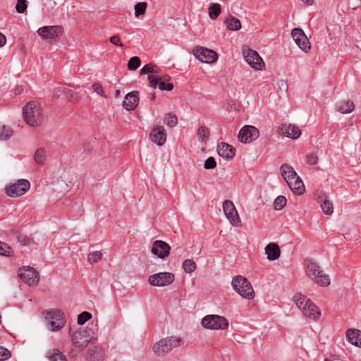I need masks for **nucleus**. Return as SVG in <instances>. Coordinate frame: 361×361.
I'll use <instances>...</instances> for the list:
<instances>
[{
	"instance_id": "obj_3",
	"label": "nucleus",
	"mask_w": 361,
	"mask_h": 361,
	"mask_svg": "<svg viewBox=\"0 0 361 361\" xmlns=\"http://www.w3.org/2000/svg\"><path fill=\"white\" fill-rule=\"evenodd\" d=\"M306 273L310 279L321 286H328L331 283L329 275L323 271L318 264L312 260L306 261Z\"/></svg>"
},
{
	"instance_id": "obj_27",
	"label": "nucleus",
	"mask_w": 361,
	"mask_h": 361,
	"mask_svg": "<svg viewBox=\"0 0 361 361\" xmlns=\"http://www.w3.org/2000/svg\"><path fill=\"white\" fill-rule=\"evenodd\" d=\"M280 171L281 176L286 181L293 178L295 179V178L298 176L294 169L287 164H282L280 167Z\"/></svg>"
},
{
	"instance_id": "obj_13",
	"label": "nucleus",
	"mask_w": 361,
	"mask_h": 361,
	"mask_svg": "<svg viewBox=\"0 0 361 361\" xmlns=\"http://www.w3.org/2000/svg\"><path fill=\"white\" fill-rule=\"evenodd\" d=\"M259 130L252 126H245L238 133V140L247 144L257 140L259 137Z\"/></svg>"
},
{
	"instance_id": "obj_57",
	"label": "nucleus",
	"mask_w": 361,
	"mask_h": 361,
	"mask_svg": "<svg viewBox=\"0 0 361 361\" xmlns=\"http://www.w3.org/2000/svg\"><path fill=\"white\" fill-rule=\"evenodd\" d=\"M303 4H305L307 6H311L313 4L314 0H301Z\"/></svg>"
},
{
	"instance_id": "obj_6",
	"label": "nucleus",
	"mask_w": 361,
	"mask_h": 361,
	"mask_svg": "<svg viewBox=\"0 0 361 361\" xmlns=\"http://www.w3.org/2000/svg\"><path fill=\"white\" fill-rule=\"evenodd\" d=\"M242 53L245 61L253 69L262 71L265 67L264 62L256 51L248 47H243Z\"/></svg>"
},
{
	"instance_id": "obj_44",
	"label": "nucleus",
	"mask_w": 361,
	"mask_h": 361,
	"mask_svg": "<svg viewBox=\"0 0 361 361\" xmlns=\"http://www.w3.org/2000/svg\"><path fill=\"white\" fill-rule=\"evenodd\" d=\"M152 73V75H157L158 71L156 70V67L152 64H146L140 70V74H148Z\"/></svg>"
},
{
	"instance_id": "obj_38",
	"label": "nucleus",
	"mask_w": 361,
	"mask_h": 361,
	"mask_svg": "<svg viewBox=\"0 0 361 361\" xmlns=\"http://www.w3.org/2000/svg\"><path fill=\"white\" fill-rule=\"evenodd\" d=\"M13 134L11 128L6 126H0V140H6L9 139Z\"/></svg>"
},
{
	"instance_id": "obj_52",
	"label": "nucleus",
	"mask_w": 361,
	"mask_h": 361,
	"mask_svg": "<svg viewBox=\"0 0 361 361\" xmlns=\"http://www.w3.org/2000/svg\"><path fill=\"white\" fill-rule=\"evenodd\" d=\"M92 87L94 92H97L98 94L102 96L103 97H106V96L104 94L103 87L101 84L99 82H94L92 84Z\"/></svg>"
},
{
	"instance_id": "obj_7",
	"label": "nucleus",
	"mask_w": 361,
	"mask_h": 361,
	"mask_svg": "<svg viewBox=\"0 0 361 361\" xmlns=\"http://www.w3.org/2000/svg\"><path fill=\"white\" fill-rule=\"evenodd\" d=\"M202 325L207 329L214 330H224L228 326V322L224 317L210 314L202 319Z\"/></svg>"
},
{
	"instance_id": "obj_53",
	"label": "nucleus",
	"mask_w": 361,
	"mask_h": 361,
	"mask_svg": "<svg viewBox=\"0 0 361 361\" xmlns=\"http://www.w3.org/2000/svg\"><path fill=\"white\" fill-rule=\"evenodd\" d=\"M109 41L111 44H115L118 47H123V44L121 42V37L118 35H113L110 37Z\"/></svg>"
},
{
	"instance_id": "obj_42",
	"label": "nucleus",
	"mask_w": 361,
	"mask_h": 361,
	"mask_svg": "<svg viewBox=\"0 0 361 361\" xmlns=\"http://www.w3.org/2000/svg\"><path fill=\"white\" fill-rule=\"evenodd\" d=\"M287 200L284 196H278L274 200V209L276 210L282 209L286 204Z\"/></svg>"
},
{
	"instance_id": "obj_4",
	"label": "nucleus",
	"mask_w": 361,
	"mask_h": 361,
	"mask_svg": "<svg viewBox=\"0 0 361 361\" xmlns=\"http://www.w3.org/2000/svg\"><path fill=\"white\" fill-rule=\"evenodd\" d=\"M231 286L233 290L242 298L252 300L255 291L250 281L244 276L238 275L233 278Z\"/></svg>"
},
{
	"instance_id": "obj_5",
	"label": "nucleus",
	"mask_w": 361,
	"mask_h": 361,
	"mask_svg": "<svg viewBox=\"0 0 361 361\" xmlns=\"http://www.w3.org/2000/svg\"><path fill=\"white\" fill-rule=\"evenodd\" d=\"M181 338L177 336H169L159 340L153 345V352L157 356H164L173 348L181 345Z\"/></svg>"
},
{
	"instance_id": "obj_41",
	"label": "nucleus",
	"mask_w": 361,
	"mask_h": 361,
	"mask_svg": "<svg viewBox=\"0 0 361 361\" xmlns=\"http://www.w3.org/2000/svg\"><path fill=\"white\" fill-rule=\"evenodd\" d=\"M102 256L103 255L100 251H94L88 255L87 261L90 264H94L102 259Z\"/></svg>"
},
{
	"instance_id": "obj_17",
	"label": "nucleus",
	"mask_w": 361,
	"mask_h": 361,
	"mask_svg": "<svg viewBox=\"0 0 361 361\" xmlns=\"http://www.w3.org/2000/svg\"><path fill=\"white\" fill-rule=\"evenodd\" d=\"M171 246L166 242L157 240L153 243L152 252L160 259H164L170 254Z\"/></svg>"
},
{
	"instance_id": "obj_18",
	"label": "nucleus",
	"mask_w": 361,
	"mask_h": 361,
	"mask_svg": "<svg viewBox=\"0 0 361 361\" xmlns=\"http://www.w3.org/2000/svg\"><path fill=\"white\" fill-rule=\"evenodd\" d=\"M149 136L152 142L158 146L164 145L166 141V133L161 126H154Z\"/></svg>"
},
{
	"instance_id": "obj_2",
	"label": "nucleus",
	"mask_w": 361,
	"mask_h": 361,
	"mask_svg": "<svg viewBox=\"0 0 361 361\" xmlns=\"http://www.w3.org/2000/svg\"><path fill=\"white\" fill-rule=\"evenodd\" d=\"M23 115L25 123L32 127L39 126L42 122L41 106L36 101H31L23 107Z\"/></svg>"
},
{
	"instance_id": "obj_16",
	"label": "nucleus",
	"mask_w": 361,
	"mask_h": 361,
	"mask_svg": "<svg viewBox=\"0 0 361 361\" xmlns=\"http://www.w3.org/2000/svg\"><path fill=\"white\" fill-rule=\"evenodd\" d=\"M37 33L44 39H54L62 35L63 28L59 25L44 26L39 28Z\"/></svg>"
},
{
	"instance_id": "obj_45",
	"label": "nucleus",
	"mask_w": 361,
	"mask_h": 361,
	"mask_svg": "<svg viewBox=\"0 0 361 361\" xmlns=\"http://www.w3.org/2000/svg\"><path fill=\"white\" fill-rule=\"evenodd\" d=\"M92 318V314L88 312H82L78 316L77 322L80 325L84 324Z\"/></svg>"
},
{
	"instance_id": "obj_15",
	"label": "nucleus",
	"mask_w": 361,
	"mask_h": 361,
	"mask_svg": "<svg viewBox=\"0 0 361 361\" xmlns=\"http://www.w3.org/2000/svg\"><path fill=\"white\" fill-rule=\"evenodd\" d=\"M291 35L297 45L303 51L307 53L310 51L311 48L310 42L302 30L294 28L291 32Z\"/></svg>"
},
{
	"instance_id": "obj_43",
	"label": "nucleus",
	"mask_w": 361,
	"mask_h": 361,
	"mask_svg": "<svg viewBox=\"0 0 361 361\" xmlns=\"http://www.w3.org/2000/svg\"><path fill=\"white\" fill-rule=\"evenodd\" d=\"M146 2H140L135 4V16L138 17L140 15H143L145 13L147 8Z\"/></svg>"
},
{
	"instance_id": "obj_47",
	"label": "nucleus",
	"mask_w": 361,
	"mask_h": 361,
	"mask_svg": "<svg viewBox=\"0 0 361 361\" xmlns=\"http://www.w3.org/2000/svg\"><path fill=\"white\" fill-rule=\"evenodd\" d=\"M27 9L26 0H17L16 10L18 13H23Z\"/></svg>"
},
{
	"instance_id": "obj_26",
	"label": "nucleus",
	"mask_w": 361,
	"mask_h": 361,
	"mask_svg": "<svg viewBox=\"0 0 361 361\" xmlns=\"http://www.w3.org/2000/svg\"><path fill=\"white\" fill-rule=\"evenodd\" d=\"M354 109V103L350 100L340 101L336 104V111L343 114L351 113Z\"/></svg>"
},
{
	"instance_id": "obj_51",
	"label": "nucleus",
	"mask_w": 361,
	"mask_h": 361,
	"mask_svg": "<svg viewBox=\"0 0 361 361\" xmlns=\"http://www.w3.org/2000/svg\"><path fill=\"white\" fill-rule=\"evenodd\" d=\"M307 163L310 165H316L318 163V157L317 154L311 153L306 156Z\"/></svg>"
},
{
	"instance_id": "obj_49",
	"label": "nucleus",
	"mask_w": 361,
	"mask_h": 361,
	"mask_svg": "<svg viewBox=\"0 0 361 361\" xmlns=\"http://www.w3.org/2000/svg\"><path fill=\"white\" fill-rule=\"evenodd\" d=\"M10 357H11L10 351L6 348L0 346V361L6 360Z\"/></svg>"
},
{
	"instance_id": "obj_35",
	"label": "nucleus",
	"mask_w": 361,
	"mask_h": 361,
	"mask_svg": "<svg viewBox=\"0 0 361 361\" xmlns=\"http://www.w3.org/2000/svg\"><path fill=\"white\" fill-rule=\"evenodd\" d=\"M227 28L232 31H238L241 28L240 21L233 16H230L226 22Z\"/></svg>"
},
{
	"instance_id": "obj_23",
	"label": "nucleus",
	"mask_w": 361,
	"mask_h": 361,
	"mask_svg": "<svg viewBox=\"0 0 361 361\" xmlns=\"http://www.w3.org/2000/svg\"><path fill=\"white\" fill-rule=\"evenodd\" d=\"M302 312L305 317L313 320L318 319L321 315L319 308L312 300L307 304L305 309H304Z\"/></svg>"
},
{
	"instance_id": "obj_21",
	"label": "nucleus",
	"mask_w": 361,
	"mask_h": 361,
	"mask_svg": "<svg viewBox=\"0 0 361 361\" xmlns=\"http://www.w3.org/2000/svg\"><path fill=\"white\" fill-rule=\"evenodd\" d=\"M217 152L220 157L227 160L232 159L235 154V149L226 142H221L218 145Z\"/></svg>"
},
{
	"instance_id": "obj_50",
	"label": "nucleus",
	"mask_w": 361,
	"mask_h": 361,
	"mask_svg": "<svg viewBox=\"0 0 361 361\" xmlns=\"http://www.w3.org/2000/svg\"><path fill=\"white\" fill-rule=\"evenodd\" d=\"M157 86L159 87V89L160 90H167V91H171L173 90V85L172 83H167L166 85V82H163V81H161L160 82L159 81L157 82Z\"/></svg>"
},
{
	"instance_id": "obj_34",
	"label": "nucleus",
	"mask_w": 361,
	"mask_h": 361,
	"mask_svg": "<svg viewBox=\"0 0 361 361\" xmlns=\"http://www.w3.org/2000/svg\"><path fill=\"white\" fill-rule=\"evenodd\" d=\"M209 16L211 19L214 20L221 13V5L217 3H212L208 8Z\"/></svg>"
},
{
	"instance_id": "obj_58",
	"label": "nucleus",
	"mask_w": 361,
	"mask_h": 361,
	"mask_svg": "<svg viewBox=\"0 0 361 361\" xmlns=\"http://www.w3.org/2000/svg\"><path fill=\"white\" fill-rule=\"evenodd\" d=\"M18 240L20 243H23L24 245H25L27 243V242H26L27 240L25 236H23V237L20 236Z\"/></svg>"
},
{
	"instance_id": "obj_31",
	"label": "nucleus",
	"mask_w": 361,
	"mask_h": 361,
	"mask_svg": "<svg viewBox=\"0 0 361 361\" xmlns=\"http://www.w3.org/2000/svg\"><path fill=\"white\" fill-rule=\"evenodd\" d=\"M289 188L297 195H302L305 192L303 182L299 176L295 178L294 183H291V187Z\"/></svg>"
},
{
	"instance_id": "obj_61",
	"label": "nucleus",
	"mask_w": 361,
	"mask_h": 361,
	"mask_svg": "<svg viewBox=\"0 0 361 361\" xmlns=\"http://www.w3.org/2000/svg\"><path fill=\"white\" fill-rule=\"evenodd\" d=\"M119 95H120V91L119 90H116V96L118 97Z\"/></svg>"
},
{
	"instance_id": "obj_1",
	"label": "nucleus",
	"mask_w": 361,
	"mask_h": 361,
	"mask_svg": "<svg viewBox=\"0 0 361 361\" xmlns=\"http://www.w3.org/2000/svg\"><path fill=\"white\" fill-rule=\"evenodd\" d=\"M93 335L94 332L90 329H79L71 334L73 348L69 355L72 357H75L92 341Z\"/></svg>"
},
{
	"instance_id": "obj_14",
	"label": "nucleus",
	"mask_w": 361,
	"mask_h": 361,
	"mask_svg": "<svg viewBox=\"0 0 361 361\" xmlns=\"http://www.w3.org/2000/svg\"><path fill=\"white\" fill-rule=\"evenodd\" d=\"M21 280L29 286H35L39 281V274L32 267H24L19 269Z\"/></svg>"
},
{
	"instance_id": "obj_20",
	"label": "nucleus",
	"mask_w": 361,
	"mask_h": 361,
	"mask_svg": "<svg viewBox=\"0 0 361 361\" xmlns=\"http://www.w3.org/2000/svg\"><path fill=\"white\" fill-rule=\"evenodd\" d=\"M138 102L139 93L137 91H133L126 95L123 106L126 110L133 111L137 107Z\"/></svg>"
},
{
	"instance_id": "obj_12",
	"label": "nucleus",
	"mask_w": 361,
	"mask_h": 361,
	"mask_svg": "<svg viewBox=\"0 0 361 361\" xmlns=\"http://www.w3.org/2000/svg\"><path fill=\"white\" fill-rule=\"evenodd\" d=\"M223 211L228 220L233 226H240V218L231 201L225 200L223 202Z\"/></svg>"
},
{
	"instance_id": "obj_46",
	"label": "nucleus",
	"mask_w": 361,
	"mask_h": 361,
	"mask_svg": "<svg viewBox=\"0 0 361 361\" xmlns=\"http://www.w3.org/2000/svg\"><path fill=\"white\" fill-rule=\"evenodd\" d=\"M13 254L12 248L7 244L0 241V255L10 256Z\"/></svg>"
},
{
	"instance_id": "obj_48",
	"label": "nucleus",
	"mask_w": 361,
	"mask_h": 361,
	"mask_svg": "<svg viewBox=\"0 0 361 361\" xmlns=\"http://www.w3.org/2000/svg\"><path fill=\"white\" fill-rule=\"evenodd\" d=\"M216 162L212 157H209L204 162V168L205 169H213L216 167Z\"/></svg>"
},
{
	"instance_id": "obj_39",
	"label": "nucleus",
	"mask_w": 361,
	"mask_h": 361,
	"mask_svg": "<svg viewBox=\"0 0 361 361\" xmlns=\"http://www.w3.org/2000/svg\"><path fill=\"white\" fill-rule=\"evenodd\" d=\"M321 208L323 212L327 215H331L334 212L333 204L329 200H325L321 204Z\"/></svg>"
},
{
	"instance_id": "obj_24",
	"label": "nucleus",
	"mask_w": 361,
	"mask_h": 361,
	"mask_svg": "<svg viewBox=\"0 0 361 361\" xmlns=\"http://www.w3.org/2000/svg\"><path fill=\"white\" fill-rule=\"evenodd\" d=\"M346 337L351 344L361 348V331L358 329H348L346 332Z\"/></svg>"
},
{
	"instance_id": "obj_30",
	"label": "nucleus",
	"mask_w": 361,
	"mask_h": 361,
	"mask_svg": "<svg viewBox=\"0 0 361 361\" xmlns=\"http://www.w3.org/2000/svg\"><path fill=\"white\" fill-rule=\"evenodd\" d=\"M171 79L170 76L168 75H160L158 73L157 75H149L148 80L149 82L150 86L153 88H156L157 86V82L160 80L164 82L169 81Z\"/></svg>"
},
{
	"instance_id": "obj_25",
	"label": "nucleus",
	"mask_w": 361,
	"mask_h": 361,
	"mask_svg": "<svg viewBox=\"0 0 361 361\" xmlns=\"http://www.w3.org/2000/svg\"><path fill=\"white\" fill-rule=\"evenodd\" d=\"M104 352L102 348L94 347L90 348L87 354V361H102L104 359Z\"/></svg>"
},
{
	"instance_id": "obj_32",
	"label": "nucleus",
	"mask_w": 361,
	"mask_h": 361,
	"mask_svg": "<svg viewBox=\"0 0 361 361\" xmlns=\"http://www.w3.org/2000/svg\"><path fill=\"white\" fill-rule=\"evenodd\" d=\"M49 361H67L66 357L58 350L51 349L47 353Z\"/></svg>"
},
{
	"instance_id": "obj_8",
	"label": "nucleus",
	"mask_w": 361,
	"mask_h": 361,
	"mask_svg": "<svg viewBox=\"0 0 361 361\" xmlns=\"http://www.w3.org/2000/svg\"><path fill=\"white\" fill-rule=\"evenodd\" d=\"M30 188V182L26 179H19L16 182L6 185V192L8 196L18 197L24 195Z\"/></svg>"
},
{
	"instance_id": "obj_33",
	"label": "nucleus",
	"mask_w": 361,
	"mask_h": 361,
	"mask_svg": "<svg viewBox=\"0 0 361 361\" xmlns=\"http://www.w3.org/2000/svg\"><path fill=\"white\" fill-rule=\"evenodd\" d=\"M210 135L209 130L207 127L205 126H202L199 127L197 132V136L198 141L202 143H207L209 137Z\"/></svg>"
},
{
	"instance_id": "obj_36",
	"label": "nucleus",
	"mask_w": 361,
	"mask_h": 361,
	"mask_svg": "<svg viewBox=\"0 0 361 361\" xmlns=\"http://www.w3.org/2000/svg\"><path fill=\"white\" fill-rule=\"evenodd\" d=\"M164 123L169 128H173L178 123V118L175 114L169 113L165 115Z\"/></svg>"
},
{
	"instance_id": "obj_56",
	"label": "nucleus",
	"mask_w": 361,
	"mask_h": 361,
	"mask_svg": "<svg viewBox=\"0 0 361 361\" xmlns=\"http://www.w3.org/2000/svg\"><path fill=\"white\" fill-rule=\"evenodd\" d=\"M80 99V96L78 93H73L71 94L70 100L72 102H76Z\"/></svg>"
},
{
	"instance_id": "obj_9",
	"label": "nucleus",
	"mask_w": 361,
	"mask_h": 361,
	"mask_svg": "<svg viewBox=\"0 0 361 361\" xmlns=\"http://www.w3.org/2000/svg\"><path fill=\"white\" fill-rule=\"evenodd\" d=\"M48 326L51 331L60 330L66 323L65 316L60 310H51L47 313Z\"/></svg>"
},
{
	"instance_id": "obj_28",
	"label": "nucleus",
	"mask_w": 361,
	"mask_h": 361,
	"mask_svg": "<svg viewBox=\"0 0 361 361\" xmlns=\"http://www.w3.org/2000/svg\"><path fill=\"white\" fill-rule=\"evenodd\" d=\"M293 300L296 306L302 312L311 300L301 293H296L293 297Z\"/></svg>"
},
{
	"instance_id": "obj_22",
	"label": "nucleus",
	"mask_w": 361,
	"mask_h": 361,
	"mask_svg": "<svg viewBox=\"0 0 361 361\" xmlns=\"http://www.w3.org/2000/svg\"><path fill=\"white\" fill-rule=\"evenodd\" d=\"M267 258L269 261H275L280 257L281 250L275 243H269L264 248Z\"/></svg>"
},
{
	"instance_id": "obj_40",
	"label": "nucleus",
	"mask_w": 361,
	"mask_h": 361,
	"mask_svg": "<svg viewBox=\"0 0 361 361\" xmlns=\"http://www.w3.org/2000/svg\"><path fill=\"white\" fill-rule=\"evenodd\" d=\"M140 59L137 56H133L130 59L128 63V68L130 71H135L140 66Z\"/></svg>"
},
{
	"instance_id": "obj_62",
	"label": "nucleus",
	"mask_w": 361,
	"mask_h": 361,
	"mask_svg": "<svg viewBox=\"0 0 361 361\" xmlns=\"http://www.w3.org/2000/svg\"><path fill=\"white\" fill-rule=\"evenodd\" d=\"M155 99V94L154 93L152 95V99Z\"/></svg>"
},
{
	"instance_id": "obj_55",
	"label": "nucleus",
	"mask_w": 361,
	"mask_h": 361,
	"mask_svg": "<svg viewBox=\"0 0 361 361\" xmlns=\"http://www.w3.org/2000/svg\"><path fill=\"white\" fill-rule=\"evenodd\" d=\"M6 43V38L4 35L0 32V47H4Z\"/></svg>"
},
{
	"instance_id": "obj_11",
	"label": "nucleus",
	"mask_w": 361,
	"mask_h": 361,
	"mask_svg": "<svg viewBox=\"0 0 361 361\" xmlns=\"http://www.w3.org/2000/svg\"><path fill=\"white\" fill-rule=\"evenodd\" d=\"M193 54L200 62L205 63H214L218 58L217 54L214 51L202 47L195 48Z\"/></svg>"
},
{
	"instance_id": "obj_29",
	"label": "nucleus",
	"mask_w": 361,
	"mask_h": 361,
	"mask_svg": "<svg viewBox=\"0 0 361 361\" xmlns=\"http://www.w3.org/2000/svg\"><path fill=\"white\" fill-rule=\"evenodd\" d=\"M47 159V151L43 148H38L34 154V160L35 163L38 165H44Z\"/></svg>"
},
{
	"instance_id": "obj_19",
	"label": "nucleus",
	"mask_w": 361,
	"mask_h": 361,
	"mask_svg": "<svg viewBox=\"0 0 361 361\" xmlns=\"http://www.w3.org/2000/svg\"><path fill=\"white\" fill-rule=\"evenodd\" d=\"M280 134L291 139H297L301 135L300 129L293 124H283L279 127Z\"/></svg>"
},
{
	"instance_id": "obj_54",
	"label": "nucleus",
	"mask_w": 361,
	"mask_h": 361,
	"mask_svg": "<svg viewBox=\"0 0 361 361\" xmlns=\"http://www.w3.org/2000/svg\"><path fill=\"white\" fill-rule=\"evenodd\" d=\"M63 92L62 87L56 88L53 92L54 97H59V96Z\"/></svg>"
},
{
	"instance_id": "obj_37",
	"label": "nucleus",
	"mask_w": 361,
	"mask_h": 361,
	"mask_svg": "<svg viewBox=\"0 0 361 361\" xmlns=\"http://www.w3.org/2000/svg\"><path fill=\"white\" fill-rule=\"evenodd\" d=\"M183 268L186 273L191 274L197 269V265L193 259H187L183 263Z\"/></svg>"
},
{
	"instance_id": "obj_10",
	"label": "nucleus",
	"mask_w": 361,
	"mask_h": 361,
	"mask_svg": "<svg viewBox=\"0 0 361 361\" xmlns=\"http://www.w3.org/2000/svg\"><path fill=\"white\" fill-rule=\"evenodd\" d=\"M175 279L173 274L160 272L151 275L148 281L153 286L163 287L171 284Z\"/></svg>"
},
{
	"instance_id": "obj_59",
	"label": "nucleus",
	"mask_w": 361,
	"mask_h": 361,
	"mask_svg": "<svg viewBox=\"0 0 361 361\" xmlns=\"http://www.w3.org/2000/svg\"><path fill=\"white\" fill-rule=\"evenodd\" d=\"M294 180L295 179L293 178V179L287 180L286 181L287 183V184H288L289 188L291 187V183H294Z\"/></svg>"
},
{
	"instance_id": "obj_60",
	"label": "nucleus",
	"mask_w": 361,
	"mask_h": 361,
	"mask_svg": "<svg viewBox=\"0 0 361 361\" xmlns=\"http://www.w3.org/2000/svg\"><path fill=\"white\" fill-rule=\"evenodd\" d=\"M23 90L22 87H18L16 89V94H20L21 92V91Z\"/></svg>"
}]
</instances>
